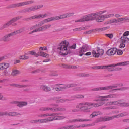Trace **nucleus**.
Masks as SVG:
<instances>
[{
	"instance_id": "473e14b6",
	"label": "nucleus",
	"mask_w": 129,
	"mask_h": 129,
	"mask_svg": "<svg viewBox=\"0 0 129 129\" xmlns=\"http://www.w3.org/2000/svg\"><path fill=\"white\" fill-rule=\"evenodd\" d=\"M123 21H128V17H125L124 18H119L117 19V23L123 22Z\"/></svg>"
},
{
	"instance_id": "a19ab883",
	"label": "nucleus",
	"mask_w": 129,
	"mask_h": 129,
	"mask_svg": "<svg viewBox=\"0 0 129 129\" xmlns=\"http://www.w3.org/2000/svg\"><path fill=\"white\" fill-rule=\"evenodd\" d=\"M127 89H129V87H122L118 89H114L113 90V91L116 90H119L121 91H123V90H127Z\"/></svg>"
},
{
	"instance_id": "603ef678",
	"label": "nucleus",
	"mask_w": 129,
	"mask_h": 129,
	"mask_svg": "<svg viewBox=\"0 0 129 129\" xmlns=\"http://www.w3.org/2000/svg\"><path fill=\"white\" fill-rule=\"evenodd\" d=\"M13 36H16V35H18V34H21L20 32V30L18 29L17 30H15L14 32H11Z\"/></svg>"
},
{
	"instance_id": "09e8293b",
	"label": "nucleus",
	"mask_w": 129,
	"mask_h": 129,
	"mask_svg": "<svg viewBox=\"0 0 129 129\" xmlns=\"http://www.w3.org/2000/svg\"><path fill=\"white\" fill-rule=\"evenodd\" d=\"M40 71H41V69H38L32 71L31 72V73H32V74H37V73H39Z\"/></svg>"
},
{
	"instance_id": "9d476101",
	"label": "nucleus",
	"mask_w": 129,
	"mask_h": 129,
	"mask_svg": "<svg viewBox=\"0 0 129 129\" xmlns=\"http://www.w3.org/2000/svg\"><path fill=\"white\" fill-rule=\"evenodd\" d=\"M115 95L114 94H110L107 96H99L98 95L96 96V98H99L95 100V101H108V99L106 98H114Z\"/></svg>"
},
{
	"instance_id": "680f3d73",
	"label": "nucleus",
	"mask_w": 129,
	"mask_h": 129,
	"mask_svg": "<svg viewBox=\"0 0 129 129\" xmlns=\"http://www.w3.org/2000/svg\"><path fill=\"white\" fill-rule=\"evenodd\" d=\"M103 110H108L109 109H114L113 107H106L103 108Z\"/></svg>"
},
{
	"instance_id": "774afa93",
	"label": "nucleus",
	"mask_w": 129,
	"mask_h": 129,
	"mask_svg": "<svg viewBox=\"0 0 129 129\" xmlns=\"http://www.w3.org/2000/svg\"><path fill=\"white\" fill-rule=\"evenodd\" d=\"M127 36H129V31L125 32L123 35V37H127Z\"/></svg>"
},
{
	"instance_id": "0e129e2a",
	"label": "nucleus",
	"mask_w": 129,
	"mask_h": 129,
	"mask_svg": "<svg viewBox=\"0 0 129 129\" xmlns=\"http://www.w3.org/2000/svg\"><path fill=\"white\" fill-rule=\"evenodd\" d=\"M0 100H7V98L3 97L2 93H0Z\"/></svg>"
},
{
	"instance_id": "423d86ee",
	"label": "nucleus",
	"mask_w": 129,
	"mask_h": 129,
	"mask_svg": "<svg viewBox=\"0 0 129 129\" xmlns=\"http://www.w3.org/2000/svg\"><path fill=\"white\" fill-rule=\"evenodd\" d=\"M79 105L81 106L80 109L83 112H90L89 109L92 108V103L91 102H83L79 103Z\"/></svg>"
},
{
	"instance_id": "a18cd8bd",
	"label": "nucleus",
	"mask_w": 129,
	"mask_h": 129,
	"mask_svg": "<svg viewBox=\"0 0 129 129\" xmlns=\"http://www.w3.org/2000/svg\"><path fill=\"white\" fill-rule=\"evenodd\" d=\"M118 65H121L122 66H125L126 65H129V61H125L124 62H119L117 64Z\"/></svg>"
},
{
	"instance_id": "13d9d810",
	"label": "nucleus",
	"mask_w": 129,
	"mask_h": 129,
	"mask_svg": "<svg viewBox=\"0 0 129 129\" xmlns=\"http://www.w3.org/2000/svg\"><path fill=\"white\" fill-rule=\"evenodd\" d=\"M44 30H47L49 29V28H51V24H48L46 25L43 26Z\"/></svg>"
},
{
	"instance_id": "4d7b16f0",
	"label": "nucleus",
	"mask_w": 129,
	"mask_h": 129,
	"mask_svg": "<svg viewBox=\"0 0 129 129\" xmlns=\"http://www.w3.org/2000/svg\"><path fill=\"white\" fill-rule=\"evenodd\" d=\"M75 98H78V99L84 98V96L82 95H77L75 96Z\"/></svg>"
},
{
	"instance_id": "e433bc0d",
	"label": "nucleus",
	"mask_w": 129,
	"mask_h": 129,
	"mask_svg": "<svg viewBox=\"0 0 129 129\" xmlns=\"http://www.w3.org/2000/svg\"><path fill=\"white\" fill-rule=\"evenodd\" d=\"M77 86V85L76 84H67L64 86V87L66 88H70L72 87H76Z\"/></svg>"
},
{
	"instance_id": "72a5a7b5",
	"label": "nucleus",
	"mask_w": 129,
	"mask_h": 129,
	"mask_svg": "<svg viewBox=\"0 0 129 129\" xmlns=\"http://www.w3.org/2000/svg\"><path fill=\"white\" fill-rule=\"evenodd\" d=\"M74 91H81V90H85V88L83 87H77L73 89Z\"/></svg>"
},
{
	"instance_id": "c85d7f7f",
	"label": "nucleus",
	"mask_w": 129,
	"mask_h": 129,
	"mask_svg": "<svg viewBox=\"0 0 129 129\" xmlns=\"http://www.w3.org/2000/svg\"><path fill=\"white\" fill-rule=\"evenodd\" d=\"M60 115L61 113H52V114H50V117H53V120H56L58 116H60Z\"/></svg>"
},
{
	"instance_id": "c756f323",
	"label": "nucleus",
	"mask_w": 129,
	"mask_h": 129,
	"mask_svg": "<svg viewBox=\"0 0 129 129\" xmlns=\"http://www.w3.org/2000/svg\"><path fill=\"white\" fill-rule=\"evenodd\" d=\"M62 67L63 68H71L73 69H76V68H77V67H76V66L68 65L66 64H62Z\"/></svg>"
},
{
	"instance_id": "8fccbe9b",
	"label": "nucleus",
	"mask_w": 129,
	"mask_h": 129,
	"mask_svg": "<svg viewBox=\"0 0 129 129\" xmlns=\"http://www.w3.org/2000/svg\"><path fill=\"white\" fill-rule=\"evenodd\" d=\"M30 57L27 55H22L20 56L21 60H28Z\"/></svg>"
},
{
	"instance_id": "5fc2aeb1",
	"label": "nucleus",
	"mask_w": 129,
	"mask_h": 129,
	"mask_svg": "<svg viewBox=\"0 0 129 129\" xmlns=\"http://www.w3.org/2000/svg\"><path fill=\"white\" fill-rule=\"evenodd\" d=\"M66 118V117L64 116H57V118H56V120H61L62 119H65Z\"/></svg>"
},
{
	"instance_id": "4be33fe9",
	"label": "nucleus",
	"mask_w": 129,
	"mask_h": 129,
	"mask_svg": "<svg viewBox=\"0 0 129 129\" xmlns=\"http://www.w3.org/2000/svg\"><path fill=\"white\" fill-rule=\"evenodd\" d=\"M51 18L52 19V21H58V20H60V19H65V18H67V14L66 13L62 15H60V17L55 16Z\"/></svg>"
},
{
	"instance_id": "864d4df0",
	"label": "nucleus",
	"mask_w": 129,
	"mask_h": 129,
	"mask_svg": "<svg viewBox=\"0 0 129 129\" xmlns=\"http://www.w3.org/2000/svg\"><path fill=\"white\" fill-rule=\"evenodd\" d=\"M116 53L118 56H121L123 54V51L120 49H117Z\"/></svg>"
},
{
	"instance_id": "f257e3e1",
	"label": "nucleus",
	"mask_w": 129,
	"mask_h": 129,
	"mask_svg": "<svg viewBox=\"0 0 129 129\" xmlns=\"http://www.w3.org/2000/svg\"><path fill=\"white\" fill-rule=\"evenodd\" d=\"M69 46V42L67 40L61 41L59 46L57 48L58 52L61 56H67L68 54L72 53L71 49L75 50L76 49V44L74 43L72 45Z\"/></svg>"
},
{
	"instance_id": "6e6552de",
	"label": "nucleus",
	"mask_w": 129,
	"mask_h": 129,
	"mask_svg": "<svg viewBox=\"0 0 129 129\" xmlns=\"http://www.w3.org/2000/svg\"><path fill=\"white\" fill-rule=\"evenodd\" d=\"M21 19H22V16H17L16 17L13 18L11 20L4 24L3 25L0 27V30L2 31L6 28H8V27H10L13 23H15V22H17V21Z\"/></svg>"
},
{
	"instance_id": "0eeeda50",
	"label": "nucleus",
	"mask_w": 129,
	"mask_h": 129,
	"mask_svg": "<svg viewBox=\"0 0 129 129\" xmlns=\"http://www.w3.org/2000/svg\"><path fill=\"white\" fill-rule=\"evenodd\" d=\"M95 20V17H94V13H91L83 16L80 19H78L75 21L76 23L79 22H88L89 21H93Z\"/></svg>"
},
{
	"instance_id": "f8f14e48",
	"label": "nucleus",
	"mask_w": 129,
	"mask_h": 129,
	"mask_svg": "<svg viewBox=\"0 0 129 129\" xmlns=\"http://www.w3.org/2000/svg\"><path fill=\"white\" fill-rule=\"evenodd\" d=\"M28 54L29 55H32V56H35V57H38V56H41V57H45V58H48L49 57V54L43 52L42 51H39L38 53H36L34 51H29Z\"/></svg>"
},
{
	"instance_id": "58836bf2",
	"label": "nucleus",
	"mask_w": 129,
	"mask_h": 129,
	"mask_svg": "<svg viewBox=\"0 0 129 129\" xmlns=\"http://www.w3.org/2000/svg\"><path fill=\"white\" fill-rule=\"evenodd\" d=\"M43 5H36L34 6H32L34 11H37V10H39V9H41V8H43Z\"/></svg>"
},
{
	"instance_id": "79ce46f5",
	"label": "nucleus",
	"mask_w": 129,
	"mask_h": 129,
	"mask_svg": "<svg viewBox=\"0 0 129 129\" xmlns=\"http://www.w3.org/2000/svg\"><path fill=\"white\" fill-rule=\"evenodd\" d=\"M81 127V125L77 126L76 125H69V129H76Z\"/></svg>"
},
{
	"instance_id": "5701e85b",
	"label": "nucleus",
	"mask_w": 129,
	"mask_h": 129,
	"mask_svg": "<svg viewBox=\"0 0 129 129\" xmlns=\"http://www.w3.org/2000/svg\"><path fill=\"white\" fill-rule=\"evenodd\" d=\"M120 104V100L114 101L112 102H108L106 104V106L108 105H119Z\"/></svg>"
},
{
	"instance_id": "4c0bfd02",
	"label": "nucleus",
	"mask_w": 129,
	"mask_h": 129,
	"mask_svg": "<svg viewBox=\"0 0 129 129\" xmlns=\"http://www.w3.org/2000/svg\"><path fill=\"white\" fill-rule=\"evenodd\" d=\"M21 73L19 71L14 70L11 73L12 76H17L18 74H20Z\"/></svg>"
},
{
	"instance_id": "49530a36",
	"label": "nucleus",
	"mask_w": 129,
	"mask_h": 129,
	"mask_svg": "<svg viewBox=\"0 0 129 129\" xmlns=\"http://www.w3.org/2000/svg\"><path fill=\"white\" fill-rule=\"evenodd\" d=\"M95 116H97V115L96 114V111H94L92 112V113L89 116L90 118H93L95 117Z\"/></svg>"
},
{
	"instance_id": "ddd939ff",
	"label": "nucleus",
	"mask_w": 129,
	"mask_h": 129,
	"mask_svg": "<svg viewBox=\"0 0 129 129\" xmlns=\"http://www.w3.org/2000/svg\"><path fill=\"white\" fill-rule=\"evenodd\" d=\"M89 50V46L87 44H84L79 49L78 53L80 57H82L84 55V53L87 52Z\"/></svg>"
},
{
	"instance_id": "1a4fd4ad",
	"label": "nucleus",
	"mask_w": 129,
	"mask_h": 129,
	"mask_svg": "<svg viewBox=\"0 0 129 129\" xmlns=\"http://www.w3.org/2000/svg\"><path fill=\"white\" fill-rule=\"evenodd\" d=\"M21 19H22V16H17L16 17L13 18L11 20L4 24L3 25L0 27V30L2 31L6 28H8V27H10L13 23H15V22H17V21Z\"/></svg>"
},
{
	"instance_id": "7ed1b4c3",
	"label": "nucleus",
	"mask_w": 129,
	"mask_h": 129,
	"mask_svg": "<svg viewBox=\"0 0 129 129\" xmlns=\"http://www.w3.org/2000/svg\"><path fill=\"white\" fill-rule=\"evenodd\" d=\"M126 115H128V113L124 112L111 117H101L97 120V122H101L102 121H109V120H112V119H114V118H119V117H123V116H126Z\"/></svg>"
},
{
	"instance_id": "c03bdc74",
	"label": "nucleus",
	"mask_w": 129,
	"mask_h": 129,
	"mask_svg": "<svg viewBox=\"0 0 129 129\" xmlns=\"http://www.w3.org/2000/svg\"><path fill=\"white\" fill-rule=\"evenodd\" d=\"M94 124H83L81 125V127H87L88 126H93Z\"/></svg>"
},
{
	"instance_id": "393cba45",
	"label": "nucleus",
	"mask_w": 129,
	"mask_h": 129,
	"mask_svg": "<svg viewBox=\"0 0 129 129\" xmlns=\"http://www.w3.org/2000/svg\"><path fill=\"white\" fill-rule=\"evenodd\" d=\"M34 11V9L33 8V6L30 7H27L22 10L21 11H20V13H30L31 12Z\"/></svg>"
},
{
	"instance_id": "e2e57ef3",
	"label": "nucleus",
	"mask_w": 129,
	"mask_h": 129,
	"mask_svg": "<svg viewBox=\"0 0 129 129\" xmlns=\"http://www.w3.org/2000/svg\"><path fill=\"white\" fill-rule=\"evenodd\" d=\"M66 14H67V18H69V17H72V16H74V13H73V12L66 13Z\"/></svg>"
},
{
	"instance_id": "9b49d317",
	"label": "nucleus",
	"mask_w": 129,
	"mask_h": 129,
	"mask_svg": "<svg viewBox=\"0 0 129 129\" xmlns=\"http://www.w3.org/2000/svg\"><path fill=\"white\" fill-rule=\"evenodd\" d=\"M104 54V50L100 49L99 47H97V50H93L92 54L93 56L95 58H99V56H103Z\"/></svg>"
},
{
	"instance_id": "aec40b11",
	"label": "nucleus",
	"mask_w": 129,
	"mask_h": 129,
	"mask_svg": "<svg viewBox=\"0 0 129 129\" xmlns=\"http://www.w3.org/2000/svg\"><path fill=\"white\" fill-rule=\"evenodd\" d=\"M53 21V19L52 17L47 18L46 19H45L40 22L38 24H36V26L37 28H39V27H41V26H43V25H44V24H46V23H49V22H52Z\"/></svg>"
},
{
	"instance_id": "052dcab7",
	"label": "nucleus",
	"mask_w": 129,
	"mask_h": 129,
	"mask_svg": "<svg viewBox=\"0 0 129 129\" xmlns=\"http://www.w3.org/2000/svg\"><path fill=\"white\" fill-rule=\"evenodd\" d=\"M92 104H93L92 108L93 107H99V106H101V105H99V104H97V103H92Z\"/></svg>"
},
{
	"instance_id": "cd10ccee",
	"label": "nucleus",
	"mask_w": 129,
	"mask_h": 129,
	"mask_svg": "<svg viewBox=\"0 0 129 129\" xmlns=\"http://www.w3.org/2000/svg\"><path fill=\"white\" fill-rule=\"evenodd\" d=\"M74 122H82L84 121H90V119H74Z\"/></svg>"
},
{
	"instance_id": "a211bd4d",
	"label": "nucleus",
	"mask_w": 129,
	"mask_h": 129,
	"mask_svg": "<svg viewBox=\"0 0 129 129\" xmlns=\"http://www.w3.org/2000/svg\"><path fill=\"white\" fill-rule=\"evenodd\" d=\"M61 97H54L53 98H52L51 99H50V100H56V103H60V102L61 103H64V102H66V101H70V100L68 99H61ZM60 99V100H59Z\"/></svg>"
},
{
	"instance_id": "f3484780",
	"label": "nucleus",
	"mask_w": 129,
	"mask_h": 129,
	"mask_svg": "<svg viewBox=\"0 0 129 129\" xmlns=\"http://www.w3.org/2000/svg\"><path fill=\"white\" fill-rule=\"evenodd\" d=\"M14 37L13 33H10L7 34H6L4 36L0 39V41H3V42H10L11 41V37Z\"/></svg>"
},
{
	"instance_id": "4468645a",
	"label": "nucleus",
	"mask_w": 129,
	"mask_h": 129,
	"mask_svg": "<svg viewBox=\"0 0 129 129\" xmlns=\"http://www.w3.org/2000/svg\"><path fill=\"white\" fill-rule=\"evenodd\" d=\"M115 66H122V65H118L117 66V64H112L111 65H108V66H101V67H98V69L101 68L102 69H108V71H115L114 68L112 67H115Z\"/></svg>"
},
{
	"instance_id": "2f4dec72",
	"label": "nucleus",
	"mask_w": 129,
	"mask_h": 129,
	"mask_svg": "<svg viewBox=\"0 0 129 129\" xmlns=\"http://www.w3.org/2000/svg\"><path fill=\"white\" fill-rule=\"evenodd\" d=\"M77 76H78L79 77H89V76H90V75L88 74L80 73L78 74Z\"/></svg>"
},
{
	"instance_id": "39448f33",
	"label": "nucleus",
	"mask_w": 129,
	"mask_h": 129,
	"mask_svg": "<svg viewBox=\"0 0 129 129\" xmlns=\"http://www.w3.org/2000/svg\"><path fill=\"white\" fill-rule=\"evenodd\" d=\"M34 3L35 1H34V0H30L28 1H25L23 2L11 4L8 6L6 8L7 9H14L15 8H17L19 7H23V6H28L29 5H32V4H34Z\"/></svg>"
},
{
	"instance_id": "a878e982",
	"label": "nucleus",
	"mask_w": 129,
	"mask_h": 129,
	"mask_svg": "<svg viewBox=\"0 0 129 129\" xmlns=\"http://www.w3.org/2000/svg\"><path fill=\"white\" fill-rule=\"evenodd\" d=\"M41 16H39V15H38V16H32V17H29V18H24L23 19V21H30V20H34V19H41Z\"/></svg>"
},
{
	"instance_id": "f03ea898",
	"label": "nucleus",
	"mask_w": 129,
	"mask_h": 129,
	"mask_svg": "<svg viewBox=\"0 0 129 129\" xmlns=\"http://www.w3.org/2000/svg\"><path fill=\"white\" fill-rule=\"evenodd\" d=\"M106 10H104L94 13V17H95V20H96V22H97L98 23H101V22H103L104 21V19L111 18V17H114V14H105L101 15H102V14L106 13Z\"/></svg>"
},
{
	"instance_id": "3c124183",
	"label": "nucleus",
	"mask_w": 129,
	"mask_h": 129,
	"mask_svg": "<svg viewBox=\"0 0 129 129\" xmlns=\"http://www.w3.org/2000/svg\"><path fill=\"white\" fill-rule=\"evenodd\" d=\"M94 32V29L89 30L88 31H85L84 32V35H89V34H91V33H93Z\"/></svg>"
},
{
	"instance_id": "7c9ffc66",
	"label": "nucleus",
	"mask_w": 129,
	"mask_h": 129,
	"mask_svg": "<svg viewBox=\"0 0 129 129\" xmlns=\"http://www.w3.org/2000/svg\"><path fill=\"white\" fill-rule=\"evenodd\" d=\"M9 66L10 65L8 63H0V67L2 70L7 69V68H9Z\"/></svg>"
},
{
	"instance_id": "6e6d98bb",
	"label": "nucleus",
	"mask_w": 129,
	"mask_h": 129,
	"mask_svg": "<svg viewBox=\"0 0 129 129\" xmlns=\"http://www.w3.org/2000/svg\"><path fill=\"white\" fill-rule=\"evenodd\" d=\"M111 24H117V19H113L110 20Z\"/></svg>"
},
{
	"instance_id": "6ab92c4d",
	"label": "nucleus",
	"mask_w": 129,
	"mask_h": 129,
	"mask_svg": "<svg viewBox=\"0 0 129 129\" xmlns=\"http://www.w3.org/2000/svg\"><path fill=\"white\" fill-rule=\"evenodd\" d=\"M116 52H117V49L116 48H112L108 49L106 52V54L108 56H113L115 55Z\"/></svg>"
},
{
	"instance_id": "20e7f679",
	"label": "nucleus",
	"mask_w": 129,
	"mask_h": 129,
	"mask_svg": "<svg viewBox=\"0 0 129 129\" xmlns=\"http://www.w3.org/2000/svg\"><path fill=\"white\" fill-rule=\"evenodd\" d=\"M117 85L119 87H122L123 84L120 83L117 85H112L111 86H105V87H100L97 88H93L91 90V91H102V90H109V89H113L114 88H117Z\"/></svg>"
},
{
	"instance_id": "f704fd0d",
	"label": "nucleus",
	"mask_w": 129,
	"mask_h": 129,
	"mask_svg": "<svg viewBox=\"0 0 129 129\" xmlns=\"http://www.w3.org/2000/svg\"><path fill=\"white\" fill-rule=\"evenodd\" d=\"M118 106H121V107H129V103L126 102H121L120 100V105H118Z\"/></svg>"
},
{
	"instance_id": "dca6fc26",
	"label": "nucleus",
	"mask_w": 129,
	"mask_h": 129,
	"mask_svg": "<svg viewBox=\"0 0 129 129\" xmlns=\"http://www.w3.org/2000/svg\"><path fill=\"white\" fill-rule=\"evenodd\" d=\"M17 115H19V114L16 112H0V116H16Z\"/></svg>"
},
{
	"instance_id": "2eb2a0df",
	"label": "nucleus",
	"mask_w": 129,
	"mask_h": 129,
	"mask_svg": "<svg viewBox=\"0 0 129 129\" xmlns=\"http://www.w3.org/2000/svg\"><path fill=\"white\" fill-rule=\"evenodd\" d=\"M40 111H49V110H51L53 112L60 111L59 107H54V108H50V107H41L39 109Z\"/></svg>"
},
{
	"instance_id": "bb28decb",
	"label": "nucleus",
	"mask_w": 129,
	"mask_h": 129,
	"mask_svg": "<svg viewBox=\"0 0 129 129\" xmlns=\"http://www.w3.org/2000/svg\"><path fill=\"white\" fill-rule=\"evenodd\" d=\"M121 40L122 41V43H124V44H128L129 43V38L127 36H122L121 37Z\"/></svg>"
},
{
	"instance_id": "b1692460",
	"label": "nucleus",
	"mask_w": 129,
	"mask_h": 129,
	"mask_svg": "<svg viewBox=\"0 0 129 129\" xmlns=\"http://www.w3.org/2000/svg\"><path fill=\"white\" fill-rule=\"evenodd\" d=\"M15 103L18 107H23V106L28 105V102H15Z\"/></svg>"
},
{
	"instance_id": "bf43d9fd",
	"label": "nucleus",
	"mask_w": 129,
	"mask_h": 129,
	"mask_svg": "<svg viewBox=\"0 0 129 129\" xmlns=\"http://www.w3.org/2000/svg\"><path fill=\"white\" fill-rule=\"evenodd\" d=\"M108 38H109L110 39H112L113 38V34L112 33L111 34H105Z\"/></svg>"
},
{
	"instance_id": "338daca9",
	"label": "nucleus",
	"mask_w": 129,
	"mask_h": 129,
	"mask_svg": "<svg viewBox=\"0 0 129 129\" xmlns=\"http://www.w3.org/2000/svg\"><path fill=\"white\" fill-rule=\"evenodd\" d=\"M57 129H69V125H66L64 126L60 127Z\"/></svg>"
},
{
	"instance_id": "37998d69",
	"label": "nucleus",
	"mask_w": 129,
	"mask_h": 129,
	"mask_svg": "<svg viewBox=\"0 0 129 129\" xmlns=\"http://www.w3.org/2000/svg\"><path fill=\"white\" fill-rule=\"evenodd\" d=\"M56 91H61L62 89H66L65 86L64 87H57L55 88Z\"/></svg>"
},
{
	"instance_id": "c9c22d12",
	"label": "nucleus",
	"mask_w": 129,
	"mask_h": 129,
	"mask_svg": "<svg viewBox=\"0 0 129 129\" xmlns=\"http://www.w3.org/2000/svg\"><path fill=\"white\" fill-rule=\"evenodd\" d=\"M54 120V117H49L48 118L44 119L43 122L44 123H46V122H49L50 121H53Z\"/></svg>"
},
{
	"instance_id": "412c9836",
	"label": "nucleus",
	"mask_w": 129,
	"mask_h": 129,
	"mask_svg": "<svg viewBox=\"0 0 129 129\" xmlns=\"http://www.w3.org/2000/svg\"><path fill=\"white\" fill-rule=\"evenodd\" d=\"M40 89L44 91V92H50L51 90L50 87L46 85L40 86Z\"/></svg>"
},
{
	"instance_id": "69168bd1",
	"label": "nucleus",
	"mask_w": 129,
	"mask_h": 129,
	"mask_svg": "<svg viewBox=\"0 0 129 129\" xmlns=\"http://www.w3.org/2000/svg\"><path fill=\"white\" fill-rule=\"evenodd\" d=\"M51 117V114L50 113H46V114H43V117Z\"/></svg>"
},
{
	"instance_id": "de8ad7c7",
	"label": "nucleus",
	"mask_w": 129,
	"mask_h": 129,
	"mask_svg": "<svg viewBox=\"0 0 129 129\" xmlns=\"http://www.w3.org/2000/svg\"><path fill=\"white\" fill-rule=\"evenodd\" d=\"M35 32H41L42 31H45V30L44 29V26H42L40 27H39L37 29H35Z\"/></svg>"
},
{
	"instance_id": "ea45409f",
	"label": "nucleus",
	"mask_w": 129,
	"mask_h": 129,
	"mask_svg": "<svg viewBox=\"0 0 129 129\" xmlns=\"http://www.w3.org/2000/svg\"><path fill=\"white\" fill-rule=\"evenodd\" d=\"M16 87H17L18 88H23L24 87H30V85L16 84Z\"/></svg>"
}]
</instances>
